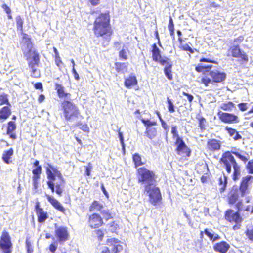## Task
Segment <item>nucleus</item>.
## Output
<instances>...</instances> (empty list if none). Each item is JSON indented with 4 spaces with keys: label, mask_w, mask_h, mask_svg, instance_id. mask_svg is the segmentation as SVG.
<instances>
[{
    "label": "nucleus",
    "mask_w": 253,
    "mask_h": 253,
    "mask_svg": "<svg viewBox=\"0 0 253 253\" xmlns=\"http://www.w3.org/2000/svg\"><path fill=\"white\" fill-rule=\"evenodd\" d=\"M242 206V202L239 201L235 205L237 210L236 211L231 209H228L224 212V218L225 220L231 224H234L232 226V229L234 231L240 229L241 224L243 221V218L240 213Z\"/></svg>",
    "instance_id": "6"
},
{
    "label": "nucleus",
    "mask_w": 253,
    "mask_h": 253,
    "mask_svg": "<svg viewBox=\"0 0 253 253\" xmlns=\"http://www.w3.org/2000/svg\"><path fill=\"white\" fill-rule=\"evenodd\" d=\"M55 89L58 97L60 99L70 98L71 94L65 90V87L61 84L57 83L54 84Z\"/></svg>",
    "instance_id": "24"
},
{
    "label": "nucleus",
    "mask_w": 253,
    "mask_h": 253,
    "mask_svg": "<svg viewBox=\"0 0 253 253\" xmlns=\"http://www.w3.org/2000/svg\"><path fill=\"white\" fill-rule=\"evenodd\" d=\"M92 165L90 162L88 163L87 165L84 166L85 172L84 175L85 176H90L92 169Z\"/></svg>",
    "instance_id": "50"
},
{
    "label": "nucleus",
    "mask_w": 253,
    "mask_h": 253,
    "mask_svg": "<svg viewBox=\"0 0 253 253\" xmlns=\"http://www.w3.org/2000/svg\"><path fill=\"white\" fill-rule=\"evenodd\" d=\"M177 34L178 36V41L179 43L180 44V45H181L183 44V42L184 41L182 39V33L181 32V31H180L179 30H178L177 31Z\"/></svg>",
    "instance_id": "62"
},
{
    "label": "nucleus",
    "mask_w": 253,
    "mask_h": 253,
    "mask_svg": "<svg viewBox=\"0 0 253 253\" xmlns=\"http://www.w3.org/2000/svg\"><path fill=\"white\" fill-rule=\"evenodd\" d=\"M212 66L211 65H203L202 64H198L195 67V71L198 73H202L204 74H208L211 70Z\"/></svg>",
    "instance_id": "32"
},
{
    "label": "nucleus",
    "mask_w": 253,
    "mask_h": 253,
    "mask_svg": "<svg viewBox=\"0 0 253 253\" xmlns=\"http://www.w3.org/2000/svg\"><path fill=\"white\" fill-rule=\"evenodd\" d=\"M226 73L219 70H211L208 74H204L201 78L200 83L208 87L210 84L223 83L225 81Z\"/></svg>",
    "instance_id": "7"
},
{
    "label": "nucleus",
    "mask_w": 253,
    "mask_h": 253,
    "mask_svg": "<svg viewBox=\"0 0 253 253\" xmlns=\"http://www.w3.org/2000/svg\"><path fill=\"white\" fill-rule=\"evenodd\" d=\"M124 85L127 89L132 88L133 87L138 85V81L136 76L134 74H130L124 80Z\"/></svg>",
    "instance_id": "26"
},
{
    "label": "nucleus",
    "mask_w": 253,
    "mask_h": 253,
    "mask_svg": "<svg viewBox=\"0 0 253 253\" xmlns=\"http://www.w3.org/2000/svg\"><path fill=\"white\" fill-rule=\"evenodd\" d=\"M77 126H79L80 128L85 132L89 131V127L87 124H82L81 123H78L76 125Z\"/></svg>",
    "instance_id": "56"
},
{
    "label": "nucleus",
    "mask_w": 253,
    "mask_h": 253,
    "mask_svg": "<svg viewBox=\"0 0 253 253\" xmlns=\"http://www.w3.org/2000/svg\"><path fill=\"white\" fill-rule=\"evenodd\" d=\"M230 246L226 241H221L213 245V250L219 253H226L229 250Z\"/></svg>",
    "instance_id": "22"
},
{
    "label": "nucleus",
    "mask_w": 253,
    "mask_h": 253,
    "mask_svg": "<svg viewBox=\"0 0 253 253\" xmlns=\"http://www.w3.org/2000/svg\"><path fill=\"white\" fill-rule=\"evenodd\" d=\"M103 218L98 213L93 212L88 216L87 224L91 229L99 228L105 224Z\"/></svg>",
    "instance_id": "13"
},
{
    "label": "nucleus",
    "mask_w": 253,
    "mask_h": 253,
    "mask_svg": "<svg viewBox=\"0 0 253 253\" xmlns=\"http://www.w3.org/2000/svg\"><path fill=\"white\" fill-rule=\"evenodd\" d=\"M227 199L228 203L230 205H236L239 201L238 189L236 186L231 187L227 194Z\"/></svg>",
    "instance_id": "19"
},
{
    "label": "nucleus",
    "mask_w": 253,
    "mask_h": 253,
    "mask_svg": "<svg viewBox=\"0 0 253 253\" xmlns=\"http://www.w3.org/2000/svg\"><path fill=\"white\" fill-rule=\"evenodd\" d=\"M136 178L139 183L148 185L156 182L155 172L144 167H140L136 169Z\"/></svg>",
    "instance_id": "9"
},
{
    "label": "nucleus",
    "mask_w": 253,
    "mask_h": 253,
    "mask_svg": "<svg viewBox=\"0 0 253 253\" xmlns=\"http://www.w3.org/2000/svg\"><path fill=\"white\" fill-rule=\"evenodd\" d=\"M132 158L134 164V167L135 168L145 164V162L142 161L141 155L138 153L133 154Z\"/></svg>",
    "instance_id": "35"
},
{
    "label": "nucleus",
    "mask_w": 253,
    "mask_h": 253,
    "mask_svg": "<svg viewBox=\"0 0 253 253\" xmlns=\"http://www.w3.org/2000/svg\"><path fill=\"white\" fill-rule=\"evenodd\" d=\"M34 87L36 89H39L42 92L43 91V85L42 83L37 82L34 84Z\"/></svg>",
    "instance_id": "61"
},
{
    "label": "nucleus",
    "mask_w": 253,
    "mask_h": 253,
    "mask_svg": "<svg viewBox=\"0 0 253 253\" xmlns=\"http://www.w3.org/2000/svg\"><path fill=\"white\" fill-rule=\"evenodd\" d=\"M171 133L172 134L173 139H175V142L177 143L183 140L179 135L177 126L176 125H174L171 126Z\"/></svg>",
    "instance_id": "40"
},
{
    "label": "nucleus",
    "mask_w": 253,
    "mask_h": 253,
    "mask_svg": "<svg viewBox=\"0 0 253 253\" xmlns=\"http://www.w3.org/2000/svg\"><path fill=\"white\" fill-rule=\"evenodd\" d=\"M167 107L168 110L169 112L172 113L175 112V106L173 103L172 101V100L170 99L169 97L167 98Z\"/></svg>",
    "instance_id": "47"
},
{
    "label": "nucleus",
    "mask_w": 253,
    "mask_h": 253,
    "mask_svg": "<svg viewBox=\"0 0 253 253\" xmlns=\"http://www.w3.org/2000/svg\"><path fill=\"white\" fill-rule=\"evenodd\" d=\"M217 115L219 119L225 124H238L240 121L239 117L233 113L218 111Z\"/></svg>",
    "instance_id": "15"
},
{
    "label": "nucleus",
    "mask_w": 253,
    "mask_h": 253,
    "mask_svg": "<svg viewBox=\"0 0 253 253\" xmlns=\"http://www.w3.org/2000/svg\"><path fill=\"white\" fill-rule=\"evenodd\" d=\"M234 155L246 165V169L249 174H253V159L249 160L250 156L248 153L242 150L226 151L223 152L219 159V163L225 169L227 174L231 175L232 179L234 181H237L241 174V166L238 163Z\"/></svg>",
    "instance_id": "1"
},
{
    "label": "nucleus",
    "mask_w": 253,
    "mask_h": 253,
    "mask_svg": "<svg viewBox=\"0 0 253 253\" xmlns=\"http://www.w3.org/2000/svg\"><path fill=\"white\" fill-rule=\"evenodd\" d=\"M103 207V205L99 201L94 200L90 204L89 207V210L90 211H101V213L106 221L112 219L113 216L111 212L108 210H102Z\"/></svg>",
    "instance_id": "14"
},
{
    "label": "nucleus",
    "mask_w": 253,
    "mask_h": 253,
    "mask_svg": "<svg viewBox=\"0 0 253 253\" xmlns=\"http://www.w3.org/2000/svg\"><path fill=\"white\" fill-rule=\"evenodd\" d=\"M235 108V104L231 101L223 103L220 105V108L224 111H231Z\"/></svg>",
    "instance_id": "36"
},
{
    "label": "nucleus",
    "mask_w": 253,
    "mask_h": 253,
    "mask_svg": "<svg viewBox=\"0 0 253 253\" xmlns=\"http://www.w3.org/2000/svg\"><path fill=\"white\" fill-rule=\"evenodd\" d=\"M253 178V177L251 175H247L242 179L239 187V190L242 197L245 196L248 193L249 182Z\"/></svg>",
    "instance_id": "20"
},
{
    "label": "nucleus",
    "mask_w": 253,
    "mask_h": 253,
    "mask_svg": "<svg viewBox=\"0 0 253 253\" xmlns=\"http://www.w3.org/2000/svg\"><path fill=\"white\" fill-rule=\"evenodd\" d=\"M33 56L28 61L29 66H39L40 63V55L39 53L34 50L32 52Z\"/></svg>",
    "instance_id": "33"
},
{
    "label": "nucleus",
    "mask_w": 253,
    "mask_h": 253,
    "mask_svg": "<svg viewBox=\"0 0 253 253\" xmlns=\"http://www.w3.org/2000/svg\"><path fill=\"white\" fill-rule=\"evenodd\" d=\"M11 105L2 107L0 109V119L5 120L7 119L11 113Z\"/></svg>",
    "instance_id": "31"
},
{
    "label": "nucleus",
    "mask_w": 253,
    "mask_h": 253,
    "mask_svg": "<svg viewBox=\"0 0 253 253\" xmlns=\"http://www.w3.org/2000/svg\"><path fill=\"white\" fill-rule=\"evenodd\" d=\"M16 23L17 30L22 33L23 32L24 20L21 16L18 15L16 17Z\"/></svg>",
    "instance_id": "43"
},
{
    "label": "nucleus",
    "mask_w": 253,
    "mask_h": 253,
    "mask_svg": "<svg viewBox=\"0 0 253 253\" xmlns=\"http://www.w3.org/2000/svg\"><path fill=\"white\" fill-rule=\"evenodd\" d=\"M1 7L7 14L8 18L9 19H12V16L11 14V10L10 8L6 4H3Z\"/></svg>",
    "instance_id": "53"
},
{
    "label": "nucleus",
    "mask_w": 253,
    "mask_h": 253,
    "mask_svg": "<svg viewBox=\"0 0 253 253\" xmlns=\"http://www.w3.org/2000/svg\"><path fill=\"white\" fill-rule=\"evenodd\" d=\"M176 146L175 152L176 154L180 156V160H188V158L191 155V149L186 145L183 140L178 142H174Z\"/></svg>",
    "instance_id": "12"
},
{
    "label": "nucleus",
    "mask_w": 253,
    "mask_h": 253,
    "mask_svg": "<svg viewBox=\"0 0 253 253\" xmlns=\"http://www.w3.org/2000/svg\"><path fill=\"white\" fill-rule=\"evenodd\" d=\"M42 172V166L36 167L32 170V180L33 184L35 189H37L38 185V181L41 177V174Z\"/></svg>",
    "instance_id": "27"
},
{
    "label": "nucleus",
    "mask_w": 253,
    "mask_h": 253,
    "mask_svg": "<svg viewBox=\"0 0 253 253\" xmlns=\"http://www.w3.org/2000/svg\"><path fill=\"white\" fill-rule=\"evenodd\" d=\"M245 211H246L249 212L247 213L248 215V214L251 215V214H253V205H247L245 209Z\"/></svg>",
    "instance_id": "59"
},
{
    "label": "nucleus",
    "mask_w": 253,
    "mask_h": 253,
    "mask_svg": "<svg viewBox=\"0 0 253 253\" xmlns=\"http://www.w3.org/2000/svg\"><path fill=\"white\" fill-rule=\"evenodd\" d=\"M55 234L59 242H65L68 240L69 235L66 227H59L55 231Z\"/></svg>",
    "instance_id": "21"
},
{
    "label": "nucleus",
    "mask_w": 253,
    "mask_h": 253,
    "mask_svg": "<svg viewBox=\"0 0 253 253\" xmlns=\"http://www.w3.org/2000/svg\"><path fill=\"white\" fill-rule=\"evenodd\" d=\"M14 154V150L10 148L8 150L3 151L2 155V160L7 164L12 163V157Z\"/></svg>",
    "instance_id": "28"
},
{
    "label": "nucleus",
    "mask_w": 253,
    "mask_h": 253,
    "mask_svg": "<svg viewBox=\"0 0 253 253\" xmlns=\"http://www.w3.org/2000/svg\"><path fill=\"white\" fill-rule=\"evenodd\" d=\"M16 127V124L14 121H9L7 124L6 134L12 140H15L17 138L15 132Z\"/></svg>",
    "instance_id": "25"
},
{
    "label": "nucleus",
    "mask_w": 253,
    "mask_h": 253,
    "mask_svg": "<svg viewBox=\"0 0 253 253\" xmlns=\"http://www.w3.org/2000/svg\"><path fill=\"white\" fill-rule=\"evenodd\" d=\"M21 33L22 34V40L26 44L27 48H30L28 52H30L31 51V48H32L33 46V44L31 41V38H30L27 34L23 32Z\"/></svg>",
    "instance_id": "39"
},
{
    "label": "nucleus",
    "mask_w": 253,
    "mask_h": 253,
    "mask_svg": "<svg viewBox=\"0 0 253 253\" xmlns=\"http://www.w3.org/2000/svg\"><path fill=\"white\" fill-rule=\"evenodd\" d=\"M55 64L57 66L60 68L63 66V63L60 57V56L54 57Z\"/></svg>",
    "instance_id": "57"
},
{
    "label": "nucleus",
    "mask_w": 253,
    "mask_h": 253,
    "mask_svg": "<svg viewBox=\"0 0 253 253\" xmlns=\"http://www.w3.org/2000/svg\"><path fill=\"white\" fill-rule=\"evenodd\" d=\"M25 244L27 253H33V248L29 238H26L25 241Z\"/></svg>",
    "instance_id": "55"
},
{
    "label": "nucleus",
    "mask_w": 253,
    "mask_h": 253,
    "mask_svg": "<svg viewBox=\"0 0 253 253\" xmlns=\"http://www.w3.org/2000/svg\"><path fill=\"white\" fill-rule=\"evenodd\" d=\"M221 142L215 138L209 139L207 142L206 149L207 152L214 153L221 149Z\"/></svg>",
    "instance_id": "17"
},
{
    "label": "nucleus",
    "mask_w": 253,
    "mask_h": 253,
    "mask_svg": "<svg viewBox=\"0 0 253 253\" xmlns=\"http://www.w3.org/2000/svg\"><path fill=\"white\" fill-rule=\"evenodd\" d=\"M182 94L184 96H185L187 97L188 100L190 103H191L194 99V97L192 95L189 94L188 93H186L185 92H183Z\"/></svg>",
    "instance_id": "63"
},
{
    "label": "nucleus",
    "mask_w": 253,
    "mask_h": 253,
    "mask_svg": "<svg viewBox=\"0 0 253 253\" xmlns=\"http://www.w3.org/2000/svg\"><path fill=\"white\" fill-rule=\"evenodd\" d=\"M13 244L8 232L3 230L0 237V249L2 253H11Z\"/></svg>",
    "instance_id": "11"
},
{
    "label": "nucleus",
    "mask_w": 253,
    "mask_h": 253,
    "mask_svg": "<svg viewBox=\"0 0 253 253\" xmlns=\"http://www.w3.org/2000/svg\"><path fill=\"white\" fill-rule=\"evenodd\" d=\"M144 192L148 194L149 202L153 206L161 203L162 197L160 188L154 183L144 185Z\"/></svg>",
    "instance_id": "10"
},
{
    "label": "nucleus",
    "mask_w": 253,
    "mask_h": 253,
    "mask_svg": "<svg viewBox=\"0 0 253 253\" xmlns=\"http://www.w3.org/2000/svg\"><path fill=\"white\" fill-rule=\"evenodd\" d=\"M3 105H6V106L11 105L9 101L8 95L5 93L0 94V106Z\"/></svg>",
    "instance_id": "44"
},
{
    "label": "nucleus",
    "mask_w": 253,
    "mask_h": 253,
    "mask_svg": "<svg viewBox=\"0 0 253 253\" xmlns=\"http://www.w3.org/2000/svg\"><path fill=\"white\" fill-rule=\"evenodd\" d=\"M245 234L250 240L253 241V226L246 229Z\"/></svg>",
    "instance_id": "52"
},
{
    "label": "nucleus",
    "mask_w": 253,
    "mask_h": 253,
    "mask_svg": "<svg viewBox=\"0 0 253 253\" xmlns=\"http://www.w3.org/2000/svg\"><path fill=\"white\" fill-rule=\"evenodd\" d=\"M31 69V75L33 78H38L41 76L40 71L37 68L38 66H29Z\"/></svg>",
    "instance_id": "46"
},
{
    "label": "nucleus",
    "mask_w": 253,
    "mask_h": 253,
    "mask_svg": "<svg viewBox=\"0 0 253 253\" xmlns=\"http://www.w3.org/2000/svg\"><path fill=\"white\" fill-rule=\"evenodd\" d=\"M151 52L152 60L155 62L159 63L162 66H165L163 69L165 75L168 80H172L173 79L172 71V64L170 59L167 57L164 58L162 57L161 51L156 43L152 45Z\"/></svg>",
    "instance_id": "4"
},
{
    "label": "nucleus",
    "mask_w": 253,
    "mask_h": 253,
    "mask_svg": "<svg viewBox=\"0 0 253 253\" xmlns=\"http://www.w3.org/2000/svg\"><path fill=\"white\" fill-rule=\"evenodd\" d=\"M119 57L121 60H126L128 59L127 51L125 49H122L119 52Z\"/></svg>",
    "instance_id": "51"
},
{
    "label": "nucleus",
    "mask_w": 253,
    "mask_h": 253,
    "mask_svg": "<svg viewBox=\"0 0 253 253\" xmlns=\"http://www.w3.org/2000/svg\"><path fill=\"white\" fill-rule=\"evenodd\" d=\"M244 37L240 35L233 40V44L230 45L227 51V56L239 59L243 63H247L249 61L248 55L241 48L240 44L242 43Z\"/></svg>",
    "instance_id": "5"
},
{
    "label": "nucleus",
    "mask_w": 253,
    "mask_h": 253,
    "mask_svg": "<svg viewBox=\"0 0 253 253\" xmlns=\"http://www.w3.org/2000/svg\"><path fill=\"white\" fill-rule=\"evenodd\" d=\"M95 229L96 230L95 231V234L96 235V238L98 241H102L104 237V233L103 230L99 228Z\"/></svg>",
    "instance_id": "48"
},
{
    "label": "nucleus",
    "mask_w": 253,
    "mask_h": 253,
    "mask_svg": "<svg viewBox=\"0 0 253 253\" xmlns=\"http://www.w3.org/2000/svg\"><path fill=\"white\" fill-rule=\"evenodd\" d=\"M141 121L145 125L146 128L147 127H151L152 126H156L157 125V123L156 121H150L149 120H145L144 119H142Z\"/></svg>",
    "instance_id": "54"
},
{
    "label": "nucleus",
    "mask_w": 253,
    "mask_h": 253,
    "mask_svg": "<svg viewBox=\"0 0 253 253\" xmlns=\"http://www.w3.org/2000/svg\"><path fill=\"white\" fill-rule=\"evenodd\" d=\"M157 128L153 127H147L145 134L149 139H153L157 135Z\"/></svg>",
    "instance_id": "37"
},
{
    "label": "nucleus",
    "mask_w": 253,
    "mask_h": 253,
    "mask_svg": "<svg viewBox=\"0 0 253 253\" xmlns=\"http://www.w3.org/2000/svg\"><path fill=\"white\" fill-rule=\"evenodd\" d=\"M219 188L218 190L220 193H224L227 186V177L224 175L223 177H220L218 180Z\"/></svg>",
    "instance_id": "34"
},
{
    "label": "nucleus",
    "mask_w": 253,
    "mask_h": 253,
    "mask_svg": "<svg viewBox=\"0 0 253 253\" xmlns=\"http://www.w3.org/2000/svg\"><path fill=\"white\" fill-rule=\"evenodd\" d=\"M107 226L109 231L112 233H116L117 230L119 229V224L117 221H113L108 223Z\"/></svg>",
    "instance_id": "41"
},
{
    "label": "nucleus",
    "mask_w": 253,
    "mask_h": 253,
    "mask_svg": "<svg viewBox=\"0 0 253 253\" xmlns=\"http://www.w3.org/2000/svg\"><path fill=\"white\" fill-rule=\"evenodd\" d=\"M179 48L180 50L184 51H188L190 54H193L194 52V51H197L196 49H192L190 46H189L188 44H186L184 45L182 44L180 45L179 46Z\"/></svg>",
    "instance_id": "49"
},
{
    "label": "nucleus",
    "mask_w": 253,
    "mask_h": 253,
    "mask_svg": "<svg viewBox=\"0 0 253 253\" xmlns=\"http://www.w3.org/2000/svg\"><path fill=\"white\" fill-rule=\"evenodd\" d=\"M45 197L54 209L63 213H65L66 210L59 201L49 195H46Z\"/></svg>",
    "instance_id": "23"
},
{
    "label": "nucleus",
    "mask_w": 253,
    "mask_h": 253,
    "mask_svg": "<svg viewBox=\"0 0 253 253\" xmlns=\"http://www.w3.org/2000/svg\"><path fill=\"white\" fill-rule=\"evenodd\" d=\"M204 233L208 237L209 240L212 242H214L216 240L220 239V236L216 233H211L208 229L204 230Z\"/></svg>",
    "instance_id": "38"
},
{
    "label": "nucleus",
    "mask_w": 253,
    "mask_h": 253,
    "mask_svg": "<svg viewBox=\"0 0 253 253\" xmlns=\"http://www.w3.org/2000/svg\"><path fill=\"white\" fill-rule=\"evenodd\" d=\"M35 211L37 216V220L39 223H44L48 219V213L41 207L40 203L39 201L36 202Z\"/></svg>",
    "instance_id": "16"
},
{
    "label": "nucleus",
    "mask_w": 253,
    "mask_h": 253,
    "mask_svg": "<svg viewBox=\"0 0 253 253\" xmlns=\"http://www.w3.org/2000/svg\"><path fill=\"white\" fill-rule=\"evenodd\" d=\"M238 106L239 110L243 112L246 111L248 108L247 103H240L238 104Z\"/></svg>",
    "instance_id": "58"
},
{
    "label": "nucleus",
    "mask_w": 253,
    "mask_h": 253,
    "mask_svg": "<svg viewBox=\"0 0 253 253\" xmlns=\"http://www.w3.org/2000/svg\"><path fill=\"white\" fill-rule=\"evenodd\" d=\"M168 28L169 31L170 35L171 37H174V24L173 20L171 16L169 17V23L168 25Z\"/></svg>",
    "instance_id": "45"
},
{
    "label": "nucleus",
    "mask_w": 253,
    "mask_h": 253,
    "mask_svg": "<svg viewBox=\"0 0 253 253\" xmlns=\"http://www.w3.org/2000/svg\"><path fill=\"white\" fill-rule=\"evenodd\" d=\"M60 107L66 121H71L75 118H78L80 116L78 106L71 100H64L61 102Z\"/></svg>",
    "instance_id": "8"
},
{
    "label": "nucleus",
    "mask_w": 253,
    "mask_h": 253,
    "mask_svg": "<svg viewBox=\"0 0 253 253\" xmlns=\"http://www.w3.org/2000/svg\"><path fill=\"white\" fill-rule=\"evenodd\" d=\"M160 122L163 128L166 131V133H167L169 129V126L164 120H162Z\"/></svg>",
    "instance_id": "64"
},
{
    "label": "nucleus",
    "mask_w": 253,
    "mask_h": 253,
    "mask_svg": "<svg viewBox=\"0 0 253 253\" xmlns=\"http://www.w3.org/2000/svg\"><path fill=\"white\" fill-rule=\"evenodd\" d=\"M199 61L200 62H206V63H215V62L211 59L210 58H205V57H202L201 58Z\"/></svg>",
    "instance_id": "60"
},
{
    "label": "nucleus",
    "mask_w": 253,
    "mask_h": 253,
    "mask_svg": "<svg viewBox=\"0 0 253 253\" xmlns=\"http://www.w3.org/2000/svg\"><path fill=\"white\" fill-rule=\"evenodd\" d=\"M92 30L97 38L102 37L107 42V44L110 42L114 32L110 23L109 11L99 14L95 19Z\"/></svg>",
    "instance_id": "2"
},
{
    "label": "nucleus",
    "mask_w": 253,
    "mask_h": 253,
    "mask_svg": "<svg viewBox=\"0 0 253 253\" xmlns=\"http://www.w3.org/2000/svg\"><path fill=\"white\" fill-rule=\"evenodd\" d=\"M225 130L230 137H233V139L235 141L242 139V136L235 129L229 127L228 126H226L225 127Z\"/></svg>",
    "instance_id": "30"
},
{
    "label": "nucleus",
    "mask_w": 253,
    "mask_h": 253,
    "mask_svg": "<svg viewBox=\"0 0 253 253\" xmlns=\"http://www.w3.org/2000/svg\"><path fill=\"white\" fill-rule=\"evenodd\" d=\"M196 119L198 122V126L201 130H204L206 129L207 121L206 119L200 115L196 116Z\"/></svg>",
    "instance_id": "42"
},
{
    "label": "nucleus",
    "mask_w": 253,
    "mask_h": 253,
    "mask_svg": "<svg viewBox=\"0 0 253 253\" xmlns=\"http://www.w3.org/2000/svg\"><path fill=\"white\" fill-rule=\"evenodd\" d=\"M115 69L117 73L124 74L127 72L128 63L116 62L114 64Z\"/></svg>",
    "instance_id": "29"
},
{
    "label": "nucleus",
    "mask_w": 253,
    "mask_h": 253,
    "mask_svg": "<svg viewBox=\"0 0 253 253\" xmlns=\"http://www.w3.org/2000/svg\"><path fill=\"white\" fill-rule=\"evenodd\" d=\"M47 175V185L52 193L55 192L58 196H61L64 191L66 180L61 172L51 165L47 164L45 168Z\"/></svg>",
    "instance_id": "3"
},
{
    "label": "nucleus",
    "mask_w": 253,
    "mask_h": 253,
    "mask_svg": "<svg viewBox=\"0 0 253 253\" xmlns=\"http://www.w3.org/2000/svg\"><path fill=\"white\" fill-rule=\"evenodd\" d=\"M106 244L111 247L112 253H118L123 250V246L120 240L115 238L107 239Z\"/></svg>",
    "instance_id": "18"
}]
</instances>
